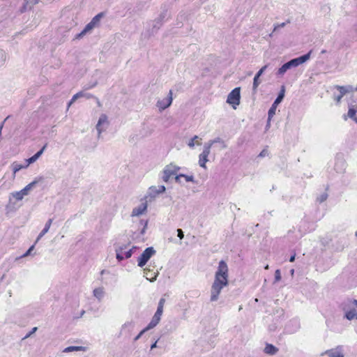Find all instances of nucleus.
<instances>
[{
	"label": "nucleus",
	"instance_id": "obj_1",
	"mask_svg": "<svg viewBox=\"0 0 357 357\" xmlns=\"http://www.w3.org/2000/svg\"><path fill=\"white\" fill-rule=\"evenodd\" d=\"M229 268L227 263L221 260L215 273L214 281L211 288L210 301L214 302L218 301L222 289L228 285Z\"/></svg>",
	"mask_w": 357,
	"mask_h": 357
},
{
	"label": "nucleus",
	"instance_id": "obj_2",
	"mask_svg": "<svg viewBox=\"0 0 357 357\" xmlns=\"http://www.w3.org/2000/svg\"><path fill=\"white\" fill-rule=\"evenodd\" d=\"M128 245H122L116 248V258L118 261H121L124 259L130 258L132 255L133 250L137 248V247L132 246L128 250Z\"/></svg>",
	"mask_w": 357,
	"mask_h": 357
},
{
	"label": "nucleus",
	"instance_id": "obj_3",
	"mask_svg": "<svg viewBox=\"0 0 357 357\" xmlns=\"http://www.w3.org/2000/svg\"><path fill=\"white\" fill-rule=\"evenodd\" d=\"M166 190V188L163 185H152L149 188L146 195H145L144 199H146V202H152L157 196L160 194H162Z\"/></svg>",
	"mask_w": 357,
	"mask_h": 357
},
{
	"label": "nucleus",
	"instance_id": "obj_4",
	"mask_svg": "<svg viewBox=\"0 0 357 357\" xmlns=\"http://www.w3.org/2000/svg\"><path fill=\"white\" fill-rule=\"evenodd\" d=\"M285 93V87L284 86H282L280 91L278 95V97L272 104L271 108L269 109L268 112V123H269L271 121V119L273 116L275 114V111L277 109L278 105L282 101L284 97Z\"/></svg>",
	"mask_w": 357,
	"mask_h": 357
},
{
	"label": "nucleus",
	"instance_id": "obj_5",
	"mask_svg": "<svg viewBox=\"0 0 357 357\" xmlns=\"http://www.w3.org/2000/svg\"><path fill=\"white\" fill-rule=\"evenodd\" d=\"M180 169L178 166L170 163L165 167L162 171V179L164 182L167 183L173 175H175Z\"/></svg>",
	"mask_w": 357,
	"mask_h": 357
},
{
	"label": "nucleus",
	"instance_id": "obj_6",
	"mask_svg": "<svg viewBox=\"0 0 357 357\" xmlns=\"http://www.w3.org/2000/svg\"><path fill=\"white\" fill-rule=\"evenodd\" d=\"M241 99V89L240 87H236L227 96V102L229 105H231L235 109L236 105H238L240 104Z\"/></svg>",
	"mask_w": 357,
	"mask_h": 357
},
{
	"label": "nucleus",
	"instance_id": "obj_7",
	"mask_svg": "<svg viewBox=\"0 0 357 357\" xmlns=\"http://www.w3.org/2000/svg\"><path fill=\"white\" fill-rule=\"evenodd\" d=\"M155 253V250L153 247L146 248L138 258V266L143 267Z\"/></svg>",
	"mask_w": 357,
	"mask_h": 357
},
{
	"label": "nucleus",
	"instance_id": "obj_8",
	"mask_svg": "<svg viewBox=\"0 0 357 357\" xmlns=\"http://www.w3.org/2000/svg\"><path fill=\"white\" fill-rule=\"evenodd\" d=\"M109 126V121L107 120V116L105 114H102L98 119V123L96 126L98 131V137L100 138L101 133L106 130Z\"/></svg>",
	"mask_w": 357,
	"mask_h": 357
},
{
	"label": "nucleus",
	"instance_id": "obj_9",
	"mask_svg": "<svg viewBox=\"0 0 357 357\" xmlns=\"http://www.w3.org/2000/svg\"><path fill=\"white\" fill-rule=\"evenodd\" d=\"M172 91L170 90L169 91L168 96L166 98L158 100L156 105L160 111H162L172 105Z\"/></svg>",
	"mask_w": 357,
	"mask_h": 357
},
{
	"label": "nucleus",
	"instance_id": "obj_10",
	"mask_svg": "<svg viewBox=\"0 0 357 357\" xmlns=\"http://www.w3.org/2000/svg\"><path fill=\"white\" fill-rule=\"evenodd\" d=\"M310 54H311V51L304 55H302L299 57H297V58H295V59H293L289 61L287 63L289 65L290 68H294V67H297L299 65L307 61L310 57Z\"/></svg>",
	"mask_w": 357,
	"mask_h": 357
},
{
	"label": "nucleus",
	"instance_id": "obj_11",
	"mask_svg": "<svg viewBox=\"0 0 357 357\" xmlns=\"http://www.w3.org/2000/svg\"><path fill=\"white\" fill-rule=\"evenodd\" d=\"M211 153V149H208V146L204 145V149L202 153L199 155V165L200 167L206 169V163L208 161V157Z\"/></svg>",
	"mask_w": 357,
	"mask_h": 357
},
{
	"label": "nucleus",
	"instance_id": "obj_12",
	"mask_svg": "<svg viewBox=\"0 0 357 357\" xmlns=\"http://www.w3.org/2000/svg\"><path fill=\"white\" fill-rule=\"evenodd\" d=\"M142 202L140 204V205H139L137 207H135L132 209V213H131V215L132 217L139 216L146 212V211L147 209V206H148L147 203L149 202H146V199H144V201L143 199H142Z\"/></svg>",
	"mask_w": 357,
	"mask_h": 357
},
{
	"label": "nucleus",
	"instance_id": "obj_13",
	"mask_svg": "<svg viewBox=\"0 0 357 357\" xmlns=\"http://www.w3.org/2000/svg\"><path fill=\"white\" fill-rule=\"evenodd\" d=\"M335 89L338 91V94L334 93V99L336 100L337 103H339L341 101V99L342 97L347 93L350 89H351V87L350 86H335Z\"/></svg>",
	"mask_w": 357,
	"mask_h": 357
},
{
	"label": "nucleus",
	"instance_id": "obj_14",
	"mask_svg": "<svg viewBox=\"0 0 357 357\" xmlns=\"http://www.w3.org/2000/svg\"><path fill=\"white\" fill-rule=\"evenodd\" d=\"M93 295L95 298L98 299V301H101L105 295V291L104 287H99L95 288L93 291Z\"/></svg>",
	"mask_w": 357,
	"mask_h": 357
},
{
	"label": "nucleus",
	"instance_id": "obj_15",
	"mask_svg": "<svg viewBox=\"0 0 357 357\" xmlns=\"http://www.w3.org/2000/svg\"><path fill=\"white\" fill-rule=\"evenodd\" d=\"M82 97H84L87 99H89L93 97V95L88 93H85L84 91L78 92L73 96L72 99L68 102V107H69L73 102H75L77 98H82Z\"/></svg>",
	"mask_w": 357,
	"mask_h": 357
},
{
	"label": "nucleus",
	"instance_id": "obj_16",
	"mask_svg": "<svg viewBox=\"0 0 357 357\" xmlns=\"http://www.w3.org/2000/svg\"><path fill=\"white\" fill-rule=\"evenodd\" d=\"M158 275V272L151 271L149 268L144 269V276L151 282H154L156 280Z\"/></svg>",
	"mask_w": 357,
	"mask_h": 357
},
{
	"label": "nucleus",
	"instance_id": "obj_17",
	"mask_svg": "<svg viewBox=\"0 0 357 357\" xmlns=\"http://www.w3.org/2000/svg\"><path fill=\"white\" fill-rule=\"evenodd\" d=\"M42 180V177L35 179L33 181L29 183L23 189L21 190L24 196L29 195V191L36 186L39 181Z\"/></svg>",
	"mask_w": 357,
	"mask_h": 357
},
{
	"label": "nucleus",
	"instance_id": "obj_18",
	"mask_svg": "<svg viewBox=\"0 0 357 357\" xmlns=\"http://www.w3.org/2000/svg\"><path fill=\"white\" fill-rule=\"evenodd\" d=\"M215 143L221 144L222 149H225L227 147V145L225 143V142L220 137H217L214 139L209 140L208 142L204 144V146H208V149H211V146Z\"/></svg>",
	"mask_w": 357,
	"mask_h": 357
},
{
	"label": "nucleus",
	"instance_id": "obj_19",
	"mask_svg": "<svg viewBox=\"0 0 357 357\" xmlns=\"http://www.w3.org/2000/svg\"><path fill=\"white\" fill-rule=\"evenodd\" d=\"M265 354L268 355H275L278 353V349L271 344L267 343L264 349Z\"/></svg>",
	"mask_w": 357,
	"mask_h": 357
},
{
	"label": "nucleus",
	"instance_id": "obj_20",
	"mask_svg": "<svg viewBox=\"0 0 357 357\" xmlns=\"http://www.w3.org/2000/svg\"><path fill=\"white\" fill-rule=\"evenodd\" d=\"M133 328H134V322L133 321H127L122 326L121 333L129 334L132 331Z\"/></svg>",
	"mask_w": 357,
	"mask_h": 357
},
{
	"label": "nucleus",
	"instance_id": "obj_21",
	"mask_svg": "<svg viewBox=\"0 0 357 357\" xmlns=\"http://www.w3.org/2000/svg\"><path fill=\"white\" fill-rule=\"evenodd\" d=\"M165 303V299L163 298H161L159 301L157 310L154 314L155 316H156L157 317H160V319H161V316L163 312V307H164Z\"/></svg>",
	"mask_w": 357,
	"mask_h": 357
},
{
	"label": "nucleus",
	"instance_id": "obj_22",
	"mask_svg": "<svg viewBox=\"0 0 357 357\" xmlns=\"http://www.w3.org/2000/svg\"><path fill=\"white\" fill-rule=\"evenodd\" d=\"M329 357H344L341 350L338 348L330 349L326 351Z\"/></svg>",
	"mask_w": 357,
	"mask_h": 357
},
{
	"label": "nucleus",
	"instance_id": "obj_23",
	"mask_svg": "<svg viewBox=\"0 0 357 357\" xmlns=\"http://www.w3.org/2000/svg\"><path fill=\"white\" fill-rule=\"evenodd\" d=\"M357 112V107L355 105H351L349 107L347 116L350 118L354 119V121H357V118L356 116V114Z\"/></svg>",
	"mask_w": 357,
	"mask_h": 357
},
{
	"label": "nucleus",
	"instance_id": "obj_24",
	"mask_svg": "<svg viewBox=\"0 0 357 357\" xmlns=\"http://www.w3.org/2000/svg\"><path fill=\"white\" fill-rule=\"evenodd\" d=\"M160 321V317H157L156 316L153 315V317H152L151 321L148 324V326L146 327V329L150 330V329L153 328L154 327H155L158 324Z\"/></svg>",
	"mask_w": 357,
	"mask_h": 357
},
{
	"label": "nucleus",
	"instance_id": "obj_25",
	"mask_svg": "<svg viewBox=\"0 0 357 357\" xmlns=\"http://www.w3.org/2000/svg\"><path fill=\"white\" fill-rule=\"evenodd\" d=\"M95 26L90 22L89 24H87L84 29L77 35V38H81L84 35H85L86 33L92 30Z\"/></svg>",
	"mask_w": 357,
	"mask_h": 357
},
{
	"label": "nucleus",
	"instance_id": "obj_26",
	"mask_svg": "<svg viewBox=\"0 0 357 357\" xmlns=\"http://www.w3.org/2000/svg\"><path fill=\"white\" fill-rule=\"evenodd\" d=\"M345 318H347L348 320H353L354 319L357 318V312L355 309L350 310L347 312H346Z\"/></svg>",
	"mask_w": 357,
	"mask_h": 357
},
{
	"label": "nucleus",
	"instance_id": "obj_27",
	"mask_svg": "<svg viewBox=\"0 0 357 357\" xmlns=\"http://www.w3.org/2000/svg\"><path fill=\"white\" fill-rule=\"evenodd\" d=\"M84 347L79 346H70L64 349L63 352L69 353L72 351H84Z\"/></svg>",
	"mask_w": 357,
	"mask_h": 357
},
{
	"label": "nucleus",
	"instance_id": "obj_28",
	"mask_svg": "<svg viewBox=\"0 0 357 357\" xmlns=\"http://www.w3.org/2000/svg\"><path fill=\"white\" fill-rule=\"evenodd\" d=\"M290 69V67H289V65L288 64V63H285L284 64H283L278 70L277 72V75L278 76H282L283 75L287 70Z\"/></svg>",
	"mask_w": 357,
	"mask_h": 357
},
{
	"label": "nucleus",
	"instance_id": "obj_29",
	"mask_svg": "<svg viewBox=\"0 0 357 357\" xmlns=\"http://www.w3.org/2000/svg\"><path fill=\"white\" fill-rule=\"evenodd\" d=\"M259 76L257 75H255L254 79H253V85H252V91L254 93H256L257 87L261 83V81L259 80Z\"/></svg>",
	"mask_w": 357,
	"mask_h": 357
},
{
	"label": "nucleus",
	"instance_id": "obj_30",
	"mask_svg": "<svg viewBox=\"0 0 357 357\" xmlns=\"http://www.w3.org/2000/svg\"><path fill=\"white\" fill-rule=\"evenodd\" d=\"M104 14L103 13H100L98 15H96L91 21V22L96 26L100 22L101 18L103 17Z\"/></svg>",
	"mask_w": 357,
	"mask_h": 357
},
{
	"label": "nucleus",
	"instance_id": "obj_31",
	"mask_svg": "<svg viewBox=\"0 0 357 357\" xmlns=\"http://www.w3.org/2000/svg\"><path fill=\"white\" fill-rule=\"evenodd\" d=\"M344 162L342 160H337L335 165V169L337 172H342V170H343L344 169Z\"/></svg>",
	"mask_w": 357,
	"mask_h": 357
},
{
	"label": "nucleus",
	"instance_id": "obj_32",
	"mask_svg": "<svg viewBox=\"0 0 357 357\" xmlns=\"http://www.w3.org/2000/svg\"><path fill=\"white\" fill-rule=\"evenodd\" d=\"M11 195L17 201L22 200L24 197V195L22 193L21 190L13 192L11 193Z\"/></svg>",
	"mask_w": 357,
	"mask_h": 357
},
{
	"label": "nucleus",
	"instance_id": "obj_33",
	"mask_svg": "<svg viewBox=\"0 0 357 357\" xmlns=\"http://www.w3.org/2000/svg\"><path fill=\"white\" fill-rule=\"evenodd\" d=\"M26 167H25V165H22L15 163V162L13 164V171L14 174H15L20 169H22L23 168H26Z\"/></svg>",
	"mask_w": 357,
	"mask_h": 357
},
{
	"label": "nucleus",
	"instance_id": "obj_34",
	"mask_svg": "<svg viewBox=\"0 0 357 357\" xmlns=\"http://www.w3.org/2000/svg\"><path fill=\"white\" fill-rule=\"evenodd\" d=\"M52 222V219H49L47 220V222H46V224L45 225V227L42 230V234H45L46 233L48 232V231L51 227Z\"/></svg>",
	"mask_w": 357,
	"mask_h": 357
},
{
	"label": "nucleus",
	"instance_id": "obj_35",
	"mask_svg": "<svg viewBox=\"0 0 357 357\" xmlns=\"http://www.w3.org/2000/svg\"><path fill=\"white\" fill-rule=\"evenodd\" d=\"M47 144H45L43 147L42 149L38 151L36 153H35L33 155L37 158L38 159L40 155L43 153L44 151L45 150L46 147H47Z\"/></svg>",
	"mask_w": 357,
	"mask_h": 357
},
{
	"label": "nucleus",
	"instance_id": "obj_36",
	"mask_svg": "<svg viewBox=\"0 0 357 357\" xmlns=\"http://www.w3.org/2000/svg\"><path fill=\"white\" fill-rule=\"evenodd\" d=\"M47 144H45L43 147L42 149L38 151L36 153H35L33 155L37 158L38 159L40 155L43 153L44 151L45 150L46 147H47Z\"/></svg>",
	"mask_w": 357,
	"mask_h": 357
},
{
	"label": "nucleus",
	"instance_id": "obj_37",
	"mask_svg": "<svg viewBox=\"0 0 357 357\" xmlns=\"http://www.w3.org/2000/svg\"><path fill=\"white\" fill-rule=\"evenodd\" d=\"M327 197H328L327 193H323L319 197H317V200L319 203H322L326 200Z\"/></svg>",
	"mask_w": 357,
	"mask_h": 357
},
{
	"label": "nucleus",
	"instance_id": "obj_38",
	"mask_svg": "<svg viewBox=\"0 0 357 357\" xmlns=\"http://www.w3.org/2000/svg\"><path fill=\"white\" fill-rule=\"evenodd\" d=\"M289 22H290L289 20H287V22H282L281 24H275L274 26V29H273V32L276 31L278 29H279L280 28H283L286 25L287 23H289Z\"/></svg>",
	"mask_w": 357,
	"mask_h": 357
},
{
	"label": "nucleus",
	"instance_id": "obj_39",
	"mask_svg": "<svg viewBox=\"0 0 357 357\" xmlns=\"http://www.w3.org/2000/svg\"><path fill=\"white\" fill-rule=\"evenodd\" d=\"M183 178H185V180L187 181V182H192V183H195V178L192 175H186V174H183V176H182Z\"/></svg>",
	"mask_w": 357,
	"mask_h": 357
},
{
	"label": "nucleus",
	"instance_id": "obj_40",
	"mask_svg": "<svg viewBox=\"0 0 357 357\" xmlns=\"http://www.w3.org/2000/svg\"><path fill=\"white\" fill-rule=\"evenodd\" d=\"M38 159L34 156H31L29 159L26 160V164L25 165V167H28L30 164L35 162Z\"/></svg>",
	"mask_w": 357,
	"mask_h": 357
},
{
	"label": "nucleus",
	"instance_id": "obj_41",
	"mask_svg": "<svg viewBox=\"0 0 357 357\" xmlns=\"http://www.w3.org/2000/svg\"><path fill=\"white\" fill-rule=\"evenodd\" d=\"M281 280L280 271L277 269L275 272V282H279Z\"/></svg>",
	"mask_w": 357,
	"mask_h": 357
},
{
	"label": "nucleus",
	"instance_id": "obj_42",
	"mask_svg": "<svg viewBox=\"0 0 357 357\" xmlns=\"http://www.w3.org/2000/svg\"><path fill=\"white\" fill-rule=\"evenodd\" d=\"M198 139V136L195 135L188 143V145L190 148H193L195 146V140Z\"/></svg>",
	"mask_w": 357,
	"mask_h": 357
},
{
	"label": "nucleus",
	"instance_id": "obj_43",
	"mask_svg": "<svg viewBox=\"0 0 357 357\" xmlns=\"http://www.w3.org/2000/svg\"><path fill=\"white\" fill-rule=\"evenodd\" d=\"M33 249H34V245H31V246L29 248V250H27L24 254H23V255L20 257V258L26 257L29 256V255H31V251H32Z\"/></svg>",
	"mask_w": 357,
	"mask_h": 357
},
{
	"label": "nucleus",
	"instance_id": "obj_44",
	"mask_svg": "<svg viewBox=\"0 0 357 357\" xmlns=\"http://www.w3.org/2000/svg\"><path fill=\"white\" fill-rule=\"evenodd\" d=\"M292 324H295V327H296V329L295 330H289V329H287L289 332L290 333H294L295 331H296L298 328H299L300 326H299V322L296 320H293L291 321Z\"/></svg>",
	"mask_w": 357,
	"mask_h": 357
},
{
	"label": "nucleus",
	"instance_id": "obj_45",
	"mask_svg": "<svg viewBox=\"0 0 357 357\" xmlns=\"http://www.w3.org/2000/svg\"><path fill=\"white\" fill-rule=\"evenodd\" d=\"M268 68V65H265L257 73L256 75H257L258 76H261L264 73V71L266 70V68Z\"/></svg>",
	"mask_w": 357,
	"mask_h": 357
},
{
	"label": "nucleus",
	"instance_id": "obj_46",
	"mask_svg": "<svg viewBox=\"0 0 357 357\" xmlns=\"http://www.w3.org/2000/svg\"><path fill=\"white\" fill-rule=\"evenodd\" d=\"M38 330V328L37 327H33L31 331L28 333L25 337H24V339H26L28 337H29L33 333H34L36 331Z\"/></svg>",
	"mask_w": 357,
	"mask_h": 357
},
{
	"label": "nucleus",
	"instance_id": "obj_47",
	"mask_svg": "<svg viewBox=\"0 0 357 357\" xmlns=\"http://www.w3.org/2000/svg\"><path fill=\"white\" fill-rule=\"evenodd\" d=\"M177 231V234H178V237L182 240L183 238H184V234H183V231L181 229H178L176 230Z\"/></svg>",
	"mask_w": 357,
	"mask_h": 357
},
{
	"label": "nucleus",
	"instance_id": "obj_48",
	"mask_svg": "<svg viewBox=\"0 0 357 357\" xmlns=\"http://www.w3.org/2000/svg\"><path fill=\"white\" fill-rule=\"evenodd\" d=\"M149 331L148 329H146V328H145L144 329H143L135 337V341H137L138 340L141 336L146 332Z\"/></svg>",
	"mask_w": 357,
	"mask_h": 357
},
{
	"label": "nucleus",
	"instance_id": "obj_49",
	"mask_svg": "<svg viewBox=\"0 0 357 357\" xmlns=\"http://www.w3.org/2000/svg\"><path fill=\"white\" fill-rule=\"evenodd\" d=\"M268 155V151L266 149H263L260 153L259 154L258 157L259 158H264Z\"/></svg>",
	"mask_w": 357,
	"mask_h": 357
},
{
	"label": "nucleus",
	"instance_id": "obj_50",
	"mask_svg": "<svg viewBox=\"0 0 357 357\" xmlns=\"http://www.w3.org/2000/svg\"><path fill=\"white\" fill-rule=\"evenodd\" d=\"M183 176V174H180L175 177V181L177 183H181L180 178Z\"/></svg>",
	"mask_w": 357,
	"mask_h": 357
},
{
	"label": "nucleus",
	"instance_id": "obj_51",
	"mask_svg": "<svg viewBox=\"0 0 357 357\" xmlns=\"http://www.w3.org/2000/svg\"><path fill=\"white\" fill-rule=\"evenodd\" d=\"M349 305H355L357 307V300L349 301Z\"/></svg>",
	"mask_w": 357,
	"mask_h": 357
},
{
	"label": "nucleus",
	"instance_id": "obj_52",
	"mask_svg": "<svg viewBox=\"0 0 357 357\" xmlns=\"http://www.w3.org/2000/svg\"><path fill=\"white\" fill-rule=\"evenodd\" d=\"M157 343H158V340H155V342L151 344V349H153L156 348L157 347Z\"/></svg>",
	"mask_w": 357,
	"mask_h": 357
},
{
	"label": "nucleus",
	"instance_id": "obj_53",
	"mask_svg": "<svg viewBox=\"0 0 357 357\" xmlns=\"http://www.w3.org/2000/svg\"><path fill=\"white\" fill-rule=\"evenodd\" d=\"M27 2L32 4H36L38 2V0H27Z\"/></svg>",
	"mask_w": 357,
	"mask_h": 357
},
{
	"label": "nucleus",
	"instance_id": "obj_54",
	"mask_svg": "<svg viewBox=\"0 0 357 357\" xmlns=\"http://www.w3.org/2000/svg\"><path fill=\"white\" fill-rule=\"evenodd\" d=\"M44 235L45 234H42V231H41L36 239V242H38Z\"/></svg>",
	"mask_w": 357,
	"mask_h": 357
},
{
	"label": "nucleus",
	"instance_id": "obj_55",
	"mask_svg": "<svg viewBox=\"0 0 357 357\" xmlns=\"http://www.w3.org/2000/svg\"><path fill=\"white\" fill-rule=\"evenodd\" d=\"M295 257H296V255H295V254H294V255H293L292 256H291V257H290V259H289V261H290V262H293V261H294V260H295Z\"/></svg>",
	"mask_w": 357,
	"mask_h": 357
},
{
	"label": "nucleus",
	"instance_id": "obj_56",
	"mask_svg": "<svg viewBox=\"0 0 357 357\" xmlns=\"http://www.w3.org/2000/svg\"><path fill=\"white\" fill-rule=\"evenodd\" d=\"M97 84V82H95L93 84H92L91 86L87 87L86 89H91V88H93Z\"/></svg>",
	"mask_w": 357,
	"mask_h": 357
},
{
	"label": "nucleus",
	"instance_id": "obj_57",
	"mask_svg": "<svg viewBox=\"0 0 357 357\" xmlns=\"http://www.w3.org/2000/svg\"><path fill=\"white\" fill-rule=\"evenodd\" d=\"M163 17H165V14L164 15L163 14L160 15V19L158 20H160V22H161L162 18H163Z\"/></svg>",
	"mask_w": 357,
	"mask_h": 357
},
{
	"label": "nucleus",
	"instance_id": "obj_58",
	"mask_svg": "<svg viewBox=\"0 0 357 357\" xmlns=\"http://www.w3.org/2000/svg\"><path fill=\"white\" fill-rule=\"evenodd\" d=\"M0 56H3V52L2 51H0Z\"/></svg>",
	"mask_w": 357,
	"mask_h": 357
},
{
	"label": "nucleus",
	"instance_id": "obj_59",
	"mask_svg": "<svg viewBox=\"0 0 357 357\" xmlns=\"http://www.w3.org/2000/svg\"><path fill=\"white\" fill-rule=\"evenodd\" d=\"M268 268H269L268 265H266V266H265V269H268Z\"/></svg>",
	"mask_w": 357,
	"mask_h": 357
},
{
	"label": "nucleus",
	"instance_id": "obj_60",
	"mask_svg": "<svg viewBox=\"0 0 357 357\" xmlns=\"http://www.w3.org/2000/svg\"><path fill=\"white\" fill-rule=\"evenodd\" d=\"M294 271L292 269V270L291 271V274H294Z\"/></svg>",
	"mask_w": 357,
	"mask_h": 357
},
{
	"label": "nucleus",
	"instance_id": "obj_61",
	"mask_svg": "<svg viewBox=\"0 0 357 357\" xmlns=\"http://www.w3.org/2000/svg\"><path fill=\"white\" fill-rule=\"evenodd\" d=\"M197 145H200V144H201V143H200V142H197Z\"/></svg>",
	"mask_w": 357,
	"mask_h": 357
},
{
	"label": "nucleus",
	"instance_id": "obj_62",
	"mask_svg": "<svg viewBox=\"0 0 357 357\" xmlns=\"http://www.w3.org/2000/svg\"><path fill=\"white\" fill-rule=\"evenodd\" d=\"M104 270L101 271V274H103L104 273Z\"/></svg>",
	"mask_w": 357,
	"mask_h": 357
},
{
	"label": "nucleus",
	"instance_id": "obj_63",
	"mask_svg": "<svg viewBox=\"0 0 357 357\" xmlns=\"http://www.w3.org/2000/svg\"><path fill=\"white\" fill-rule=\"evenodd\" d=\"M356 236H357V231L356 232Z\"/></svg>",
	"mask_w": 357,
	"mask_h": 357
}]
</instances>
